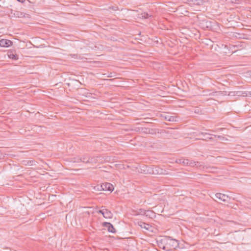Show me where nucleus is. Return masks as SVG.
<instances>
[{"mask_svg":"<svg viewBox=\"0 0 251 251\" xmlns=\"http://www.w3.org/2000/svg\"><path fill=\"white\" fill-rule=\"evenodd\" d=\"M103 226H104L105 227H106L109 232H110L112 233L116 232L115 229L114 228L113 225L111 224H110V223L104 222L103 223Z\"/></svg>","mask_w":251,"mask_h":251,"instance_id":"8","label":"nucleus"},{"mask_svg":"<svg viewBox=\"0 0 251 251\" xmlns=\"http://www.w3.org/2000/svg\"><path fill=\"white\" fill-rule=\"evenodd\" d=\"M27 163L28 165L32 166L35 165V161L34 160H29L27 161Z\"/></svg>","mask_w":251,"mask_h":251,"instance_id":"27","label":"nucleus"},{"mask_svg":"<svg viewBox=\"0 0 251 251\" xmlns=\"http://www.w3.org/2000/svg\"><path fill=\"white\" fill-rule=\"evenodd\" d=\"M143 167L144 166L142 167L141 170L143 171L145 174H148V173H147V170L148 169V168L146 169V168H143Z\"/></svg>","mask_w":251,"mask_h":251,"instance_id":"29","label":"nucleus"},{"mask_svg":"<svg viewBox=\"0 0 251 251\" xmlns=\"http://www.w3.org/2000/svg\"><path fill=\"white\" fill-rule=\"evenodd\" d=\"M196 165V162L192 160L188 159V166L194 167Z\"/></svg>","mask_w":251,"mask_h":251,"instance_id":"22","label":"nucleus"},{"mask_svg":"<svg viewBox=\"0 0 251 251\" xmlns=\"http://www.w3.org/2000/svg\"><path fill=\"white\" fill-rule=\"evenodd\" d=\"M214 136L215 137H217L219 139H221L222 138V136H220V135H214Z\"/></svg>","mask_w":251,"mask_h":251,"instance_id":"31","label":"nucleus"},{"mask_svg":"<svg viewBox=\"0 0 251 251\" xmlns=\"http://www.w3.org/2000/svg\"><path fill=\"white\" fill-rule=\"evenodd\" d=\"M166 244V251H172L178 246V241L171 238L170 237H166V241H164Z\"/></svg>","mask_w":251,"mask_h":251,"instance_id":"1","label":"nucleus"},{"mask_svg":"<svg viewBox=\"0 0 251 251\" xmlns=\"http://www.w3.org/2000/svg\"><path fill=\"white\" fill-rule=\"evenodd\" d=\"M71 162L73 163H79L81 162V157L79 156H76L71 158Z\"/></svg>","mask_w":251,"mask_h":251,"instance_id":"19","label":"nucleus"},{"mask_svg":"<svg viewBox=\"0 0 251 251\" xmlns=\"http://www.w3.org/2000/svg\"><path fill=\"white\" fill-rule=\"evenodd\" d=\"M195 166L200 169H205L206 167L203 165V163L202 162H196Z\"/></svg>","mask_w":251,"mask_h":251,"instance_id":"21","label":"nucleus"},{"mask_svg":"<svg viewBox=\"0 0 251 251\" xmlns=\"http://www.w3.org/2000/svg\"><path fill=\"white\" fill-rule=\"evenodd\" d=\"M98 213L102 214L106 219H111L113 217L112 213L108 209L105 208L104 206H102L101 209L99 210Z\"/></svg>","mask_w":251,"mask_h":251,"instance_id":"3","label":"nucleus"},{"mask_svg":"<svg viewBox=\"0 0 251 251\" xmlns=\"http://www.w3.org/2000/svg\"><path fill=\"white\" fill-rule=\"evenodd\" d=\"M11 15L12 17L15 18H23L25 17L24 13L13 10H11Z\"/></svg>","mask_w":251,"mask_h":251,"instance_id":"6","label":"nucleus"},{"mask_svg":"<svg viewBox=\"0 0 251 251\" xmlns=\"http://www.w3.org/2000/svg\"><path fill=\"white\" fill-rule=\"evenodd\" d=\"M215 197L220 201L224 202H228L230 199L228 196L220 193H216L215 194Z\"/></svg>","mask_w":251,"mask_h":251,"instance_id":"4","label":"nucleus"},{"mask_svg":"<svg viewBox=\"0 0 251 251\" xmlns=\"http://www.w3.org/2000/svg\"><path fill=\"white\" fill-rule=\"evenodd\" d=\"M143 168H148L147 173L150 174L164 175L165 174L166 170L160 168L158 166H144Z\"/></svg>","mask_w":251,"mask_h":251,"instance_id":"2","label":"nucleus"},{"mask_svg":"<svg viewBox=\"0 0 251 251\" xmlns=\"http://www.w3.org/2000/svg\"><path fill=\"white\" fill-rule=\"evenodd\" d=\"M205 169H208V171L209 172H212V173L215 172L216 170L217 169V168L216 167H206Z\"/></svg>","mask_w":251,"mask_h":251,"instance_id":"25","label":"nucleus"},{"mask_svg":"<svg viewBox=\"0 0 251 251\" xmlns=\"http://www.w3.org/2000/svg\"><path fill=\"white\" fill-rule=\"evenodd\" d=\"M226 91H214L208 94L206 93V95L212 96H219L226 95Z\"/></svg>","mask_w":251,"mask_h":251,"instance_id":"9","label":"nucleus"},{"mask_svg":"<svg viewBox=\"0 0 251 251\" xmlns=\"http://www.w3.org/2000/svg\"><path fill=\"white\" fill-rule=\"evenodd\" d=\"M8 56L9 58L13 60H17L18 59V56L16 54L13 53L12 52H8Z\"/></svg>","mask_w":251,"mask_h":251,"instance_id":"18","label":"nucleus"},{"mask_svg":"<svg viewBox=\"0 0 251 251\" xmlns=\"http://www.w3.org/2000/svg\"><path fill=\"white\" fill-rule=\"evenodd\" d=\"M224 128H219L217 129V131H222L224 129Z\"/></svg>","mask_w":251,"mask_h":251,"instance_id":"34","label":"nucleus"},{"mask_svg":"<svg viewBox=\"0 0 251 251\" xmlns=\"http://www.w3.org/2000/svg\"><path fill=\"white\" fill-rule=\"evenodd\" d=\"M176 117H174V116H167L166 117H165V119L168 121H170V122H174V121H176Z\"/></svg>","mask_w":251,"mask_h":251,"instance_id":"20","label":"nucleus"},{"mask_svg":"<svg viewBox=\"0 0 251 251\" xmlns=\"http://www.w3.org/2000/svg\"><path fill=\"white\" fill-rule=\"evenodd\" d=\"M234 47L236 48L237 50H240L246 48V44L245 42H238L236 43V45H234Z\"/></svg>","mask_w":251,"mask_h":251,"instance_id":"14","label":"nucleus"},{"mask_svg":"<svg viewBox=\"0 0 251 251\" xmlns=\"http://www.w3.org/2000/svg\"><path fill=\"white\" fill-rule=\"evenodd\" d=\"M198 135H202L203 136H205V135H211V134L205 133V132H200L199 133Z\"/></svg>","mask_w":251,"mask_h":251,"instance_id":"30","label":"nucleus"},{"mask_svg":"<svg viewBox=\"0 0 251 251\" xmlns=\"http://www.w3.org/2000/svg\"><path fill=\"white\" fill-rule=\"evenodd\" d=\"M164 241H166V237L163 239H161V240H160L159 241H157V244H158V247L160 249H162L163 250L166 251V244L164 243Z\"/></svg>","mask_w":251,"mask_h":251,"instance_id":"11","label":"nucleus"},{"mask_svg":"<svg viewBox=\"0 0 251 251\" xmlns=\"http://www.w3.org/2000/svg\"><path fill=\"white\" fill-rule=\"evenodd\" d=\"M139 213L141 215H146V216L151 217V215H153V212L152 211H146L143 209H140L139 210Z\"/></svg>","mask_w":251,"mask_h":251,"instance_id":"12","label":"nucleus"},{"mask_svg":"<svg viewBox=\"0 0 251 251\" xmlns=\"http://www.w3.org/2000/svg\"><path fill=\"white\" fill-rule=\"evenodd\" d=\"M87 162V164H96L98 162V159L96 157H91L89 156Z\"/></svg>","mask_w":251,"mask_h":251,"instance_id":"17","label":"nucleus"},{"mask_svg":"<svg viewBox=\"0 0 251 251\" xmlns=\"http://www.w3.org/2000/svg\"><path fill=\"white\" fill-rule=\"evenodd\" d=\"M206 139H210V140L212 139V137H207Z\"/></svg>","mask_w":251,"mask_h":251,"instance_id":"36","label":"nucleus"},{"mask_svg":"<svg viewBox=\"0 0 251 251\" xmlns=\"http://www.w3.org/2000/svg\"><path fill=\"white\" fill-rule=\"evenodd\" d=\"M72 58H74L76 59H81V56L77 54H70L69 55Z\"/></svg>","mask_w":251,"mask_h":251,"instance_id":"23","label":"nucleus"},{"mask_svg":"<svg viewBox=\"0 0 251 251\" xmlns=\"http://www.w3.org/2000/svg\"><path fill=\"white\" fill-rule=\"evenodd\" d=\"M12 44V42L7 39H1L0 40V46L2 47H8Z\"/></svg>","mask_w":251,"mask_h":251,"instance_id":"7","label":"nucleus"},{"mask_svg":"<svg viewBox=\"0 0 251 251\" xmlns=\"http://www.w3.org/2000/svg\"><path fill=\"white\" fill-rule=\"evenodd\" d=\"M101 189L104 191H109L112 192L114 189V187L112 184L109 183H103L100 186Z\"/></svg>","mask_w":251,"mask_h":251,"instance_id":"5","label":"nucleus"},{"mask_svg":"<svg viewBox=\"0 0 251 251\" xmlns=\"http://www.w3.org/2000/svg\"><path fill=\"white\" fill-rule=\"evenodd\" d=\"M139 226L142 228H145L147 230L152 231V226L149 224H146L144 222H140Z\"/></svg>","mask_w":251,"mask_h":251,"instance_id":"15","label":"nucleus"},{"mask_svg":"<svg viewBox=\"0 0 251 251\" xmlns=\"http://www.w3.org/2000/svg\"><path fill=\"white\" fill-rule=\"evenodd\" d=\"M107 76L109 77H111L113 76V75H112V73H110Z\"/></svg>","mask_w":251,"mask_h":251,"instance_id":"35","label":"nucleus"},{"mask_svg":"<svg viewBox=\"0 0 251 251\" xmlns=\"http://www.w3.org/2000/svg\"><path fill=\"white\" fill-rule=\"evenodd\" d=\"M228 95H231V96H235L237 95L238 96H247V93L245 92H243L242 91H237V92H230L229 94H228Z\"/></svg>","mask_w":251,"mask_h":251,"instance_id":"13","label":"nucleus"},{"mask_svg":"<svg viewBox=\"0 0 251 251\" xmlns=\"http://www.w3.org/2000/svg\"><path fill=\"white\" fill-rule=\"evenodd\" d=\"M190 6L199 5L201 4V0H187L186 2Z\"/></svg>","mask_w":251,"mask_h":251,"instance_id":"10","label":"nucleus"},{"mask_svg":"<svg viewBox=\"0 0 251 251\" xmlns=\"http://www.w3.org/2000/svg\"><path fill=\"white\" fill-rule=\"evenodd\" d=\"M27 161H26V160H24V161H23V164L24 165H27Z\"/></svg>","mask_w":251,"mask_h":251,"instance_id":"32","label":"nucleus"},{"mask_svg":"<svg viewBox=\"0 0 251 251\" xmlns=\"http://www.w3.org/2000/svg\"><path fill=\"white\" fill-rule=\"evenodd\" d=\"M145 131H144V132H146L147 133H150V134H152V132L151 131V129H148V128H145ZM151 130H152V129H151Z\"/></svg>","mask_w":251,"mask_h":251,"instance_id":"28","label":"nucleus"},{"mask_svg":"<svg viewBox=\"0 0 251 251\" xmlns=\"http://www.w3.org/2000/svg\"><path fill=\"white\" fill-rule=\"evenodd\" d=\"M18 1L20 2L21 3H24L25 0H17Z\"/></svg>","mask_w":251,"mask_h":251,"instance_id":"33","label":"nucleus"},{"mask_svg":"<svg viewBox=\"0 0 251 251\" xmlns=\"http://www.w3.org/2000/svg\"><path fill=\"white\" fill-rule=\"evenodd\" d=\"M142 16L145 19H147L149 17H150L151 15H149L148 13L144 12L142 14Z\"/></svg>","mask_w":251,"mask_h":251,"instance_id":"26","label":"nucleus"},{"mask_svg":"<svg viewBox=\"0 0 251 251\" xmlns=\"http://www.w3.org/2000/svg\"><path fill=\"white\" fill-rule=\"evenodd\" d=\"M176 162L179 164H182L184 166H187L188 165V159L179 158L177 159Z\"/></svg>","mask_w":251,"mask_h":251,"instance_id":"16","label":"nucleus"},{"mask_svg":"<svg viewBox=\"0 0 251 251\" xmlns=\"http://www.w3.org/2000/svg\"><path fill=\"white\" fill-rule=\"evenodd\" d=\"M89 156L88 155H84L82 157H81V162L87 164V161H88Z\"/></svg>","mask_w":251,"mask_h":251,"instance_id":"24","label":"nucleus"}]
</instances>
